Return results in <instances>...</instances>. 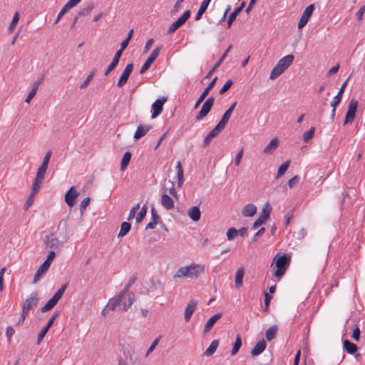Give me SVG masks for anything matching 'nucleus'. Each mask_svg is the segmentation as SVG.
Wrapping results in <instances>:
<instances>
[{
    "label": "nucleus",
    "instance_id": "f257e3e1",
    "mask_svg": "<svg viewBox=\"0 0 365 365\" xmlns=\"http://www.w3.org/2000/svg\"><path fill=\"white\" fill-rule=\"evenodd\" d=\"M204 270V266L192 264L190 265L180 267L173 275V278L187 277L195 279L197 278L201 273H203Z\"/></svg>",
    "mask_w": 365,
    "mask_h": 365
},
{
    "label": "nucleus",
    "instance_id": "f03ea898",
    "mask_svg": "<svg viewBox=\"0 0 365 365\" xmlns=\"http://www.w3.org/2000/svg\"><path fill=\"white\" fill-rule=\"evenodd\" d=\"M294 58L292 54L287 55L281 58L272 68L269 79L274 80L278 78L292 63Z\"/></svg>",
    "mask_w": 365,
    "mask_h": 365
},
{
    "label": "nucleus",
    "instance_id": "7ed1b4c3",
    "mask_svg": "<svg viewBox=\"0 0 365 365\" xmlns=\"http://www.w3.org/2000/svg\"><path fill=\"white\" fill-rule=\"evenodd\" d=\"M274 259H276L277 269L274 271V275L279 279L284 274L287 267H289L291 257L289 255L284 254L277 259V257H275Z\"/></svg>",
    "mask_w": 365,
    "mask_h": 365
},
{
    "label": "nucleus",
    "instance_id": "20e7f679",
    "mask_svg": "<svg viewBox=\"0 0 365 365\" xmlns=\"http://www.w3.org/2000/svg\"><path fill=\"white\" fill-rule=\"evenodd\" d=\"M68 284H63L61 288L54 294V295L47 302V303L41 307L42 312H46L51 310L58 303L60 299L62 297L64 292L68 287Z\"/></svg>",
    "mask_w": 365,
    "mask_h": 365
},
{
    "label": "nucleus",
    "instance_id": "39448f33",
    "mask_svg": "<svg viewBox=\"0 0 365 365\" xmlns=\"http://www.w3.org/2000/svg\"><path fill=\"white\" fill-rule=\"evenodd\" d=\"M215 102V98L212 96L209 97L204 102L200 110L197 114L195 119L197 120H201L210 113Z\"/></svg>",
    "mask_w": 365,
    "mask_h": 365
},
{
    "label": "nucleus",
    "instance_id": "423d86ee",
    "mask_svg": "<svg viewBox=\"0 0 365 365\" xmlns=\"http://www.w3.org/2000/svg\"><path fill=\"white\" fill-rule=\"evenodd\" d=\"M190 11H185L180 17H179L175 21H174L169 27L167 34H170L174 33L181 26H182L186 21L190 17Z\"/></svg>",
    "mask_w": 365,
    "mask_h": 365
},
{
    "label": "nucleus",
    "instance_id": "0eeeda50",
    "mask_svg": "<svg viewBox=\"0 0 365 365\" xmlns=\"http://www.w3.org/2000/svg\"><path fill=\"white\" fill-rule=\"evenodd\" d=\"M162 48V46H157L155 48L148 58L146 59V61L143 64L142 67L140 69V73L143 74L150 67L151 64L154 62V61L156 59V58L158 56L160 51Z\"/></svg>",
    "mask_w": 365,
    "mask_h": 365
},
{
    "label": "nucleus",
    "instance_id": "6e6552de",
    "mask_svg": "<svg viewBox=\"0 0 365 365\" xmlns=\"http://www.w3.org/2000/svg\"><path fill=\"white\" fill-rule=\"evenodd\" d=\"M38 301V293L36 292H32L24 301L22 306V311L28 313L29 311L37 306Z\"/></svg>",
    "mask_w": 365,
    "mask_h": 365
},
{
    "label": "nucleus",
    "instance_id": "1a4fd4ad",
    "mask_svg": "<svg viewBox=\"0 0 365 365\" xmlns=\"http://www.w3.org/2000/svg\"><path fill=\"white\" fill-rule=\"evenodd\" d=\"M133 70V64L132 63L127 64L117 82V86L118 88H122L126 84Z\"/></svg>",
    "mask_w": 365,
    "mask_h": 365
},
{
    "label": "nucleus",
    "instance_id": "9d476101",
    "mask_svg": "<svg viewBox=\"0 0 365 365\" xmlns=\"http://www.w3.org/2000/svg\"><path fill=\"white\" fill-rule=\"evenodd\" d=\"M314 10V5L310 4L303 11L302 15L298 22V29H302L308 22L309 18L311 17L313 11Z\"/></svg>",
    "mask_w": 365,
    "mask_h": 365
},
{
    "label": "nucleus",
    "instance_id": "9b49d317",
    "mask_svg": "<svg viewBox=\"0 0 365 365\" xmlns=\"http://www.w3.org/2000/svg\"><path fill=\"white\" fill-rule=\"evenodd\" d=\"M123 299V298L119 294L115 297L111 298L108 301L106 307L102 310V314L106 316L108 314V310L113 311L118 306H120Z\"/></svg>",
    "mask_w": 365,
    "mask_h": 365
},
{
    "label": "nucleus",
    "instance_id": "f8f14e48",
    "mask_svg": "<svg viewBox=\"0 0 365 365\" xmlns=\"http://www.w3.org/2000/svg\"><path fill=\"white\" fill-rule=\"evenodd\" d=\"M217 78H214L208 84V86L204 89L202 93L200 94V97L198 98L197 101H196L194 108L196 109L199 107V106L203 102V101L205 99V98L209 94L210 91L214 88L216 81Z\"/></svg>",
    "mask_w": 365,
    "mask_h": 365
},
{
    "label": "nucleus",
    "instance_id": "ddd939ff",
    "mask_svg": "<svg viewBox=\"0 0 365 365\" xmlns=\"http://www.w3.org/2000/svg\"><path fill=\"white\" fill-rule=\"evenodd\" d=\"M270 215V210L263 207L261 214L252 225V229H257L259 226L264 225Z\"/></svg>",
    "mask_w": 365,
    "mask_h": 365
},
{
    "label": "nucleus",
    "instance_id": "4468645a",
    "mask_svg": "<svg viewBox=\"0 0 365 365\" xmlns=\"http://www.w3.org/2000/svg\"><path fill=\"white\" fill-rule=\"evenodd\" d=\"M167 101L166 98H162L157 99L152 105V118H155L158 116L163 110V105Z\"/></svg>",
    "mask_w": 365,
    "mask_h": 365
},
{
    "label": "nucleus",
    "instance_id": "2eb2a0df",
    "mask_svg": "<svg viewBox=\"0 0 365 365\" xmlns=\"http://www.w3.org/2000/svg\"><path fill=\"white\" fill-rule=\"evenodd\" d=\"M78 195V193L77 192L76 187L72 186L65 194V202L69 207H73L76 203V199Z\"/></svg>",
    "mask_w": 365,
    "mask_h": 365
},
{
    "label": "nucleus",
    "instance_id": "dca6fc26",
    "mask_svg": "<svg viewBox=\"0 0 365 365\" xmlns=\"http://www.w3.org/2000/svg\"><path fill=\"white\" fill-rule=\"evenodd\" d=\"M225 128L223 126L217 123L216 126L204 138L203 146L206 147L208 145L211 140L217 136Z\"/></svg>",
    "mask_w": 365,
    "mask_h": 365
},
{
    "label": "nucleus",
    "instance_id": "f3484780",
    "mask_svg": "<svg viewBox=\"0 0 365 365\" xmlns=\"http://www.w3.org/2000/svg\"><path fill=\"white\" fill-rule=\"evenodd\" d=\"M44 243L46 248L56 249L60 245L61 242L57 237H54L53 234L46 235L44 239Z\"/></svg>",
    "mask_w": 365,
    "mask_h": 365
},
{
    "label": "nucleus",
    "instance_id": "a211bd4d",
    "mask_svg": "<svg viewBox=\"0 0 365 365\" xmlns=\"http://www.w3.org/2000/svg\"><path fill=\"white\" fill-rule=\"evenodd\" d=\"M236 105H237V101H235L230 106V108L225 112V113L223 114L221 120L218 123L220 125H221L222 126L225 128V125L227 123V122L229 121V120H230V118L231 117V115H232V112L234 111V110H235V108L236 107Z\"/></svg>",
    "mask_w": 365,
    "mask_h": 365
},
{
    "label": "nucleus",
    "instance_id": "6ab92c4d",
    "mask_svg": "<svg viewBox=\"0 0 365 365\" xmlns=\"http://www.w3.org/2000/svg\"><path fill=\"white\" fill-rule=\"evenodd\" d=\"M349 79V77L347 78V79L342 83L337 94L334 97L333 100L331 101V106H337L341 103V99H342V95L344 92L345 88L347 86Z\"/></svg>",
    "mask_w": 365,
    "mask_h": 365
},
{
    "label": "nucleus",
    "instance_id": "aec40b11",
    "mask_svg": "<svg viewBox=\"0 0 365 365\" xmlns=\"http://www.w3.org/2000/svg\"><path fill=\"white\" fill-rule=\"evenodd\" d=\"M197 302L194 300L190 301V302L187 304L185 310V320L188 322L190 320V318L197 307Z\"/></svg>",
    "mask_w": 365,
    "mask_h": 365
},
{
    "label": "nucleus",
    "instance_id": "412c9836",
    "mask_svg": "<svg viewBox=\"0 0 365 365\" xmlns=\"http://www.w3.org/2000/svg\"><path fill=\"white\" fill-rule=\"evenodd\" d=\"M245 6V2H242L240 6L235 9L232 12L230 13L227 19L228 28H230L232 23L235 21L237 16L241 13L244 7Z\"/></svg>",
    "mask_w": 365,
    "mask_h": 365
},
{
    "label": "nucleus",
    "instance_id": "4be33fe9",
    "mask_svg": "<svg viewBox=\"0 0 365 365\" xmlns=\"http://www.w3.org/2000/svg\"><path fill=\"white\" fill-rule=\"evenodd\" d=\"M267 343L264 339L258 341L251 351L252 356H257L261 354L266 349Z\"/></svg>",
    "mask_w": 365,
    "mask_h": 365
},
{
    "label": "nucleus",
    "instance_id": "5701e85b",
    "mask_svg": "<svg viewBox=\"0 0 365 365\" xmlns=\"http://www.w3.org/2000/svg\"><path fill=\"white\" fill-rule=\"evenodd\" d=\"M232 48V45L230 44L228 48H227V50L225 51V52L222 54V56L220 58V59L215 63V64L214 65V66L212 67V68L207 73L206 76H205V78H210L211 75L212 74V73L215 71V69H217L220 66V64L222 63V61H224V59L226 58L227 53L230 52V51L231 50V48Z\"/></svg>",
    "mask_w": 365,
    "mask_h": 365
},
{
    "label": "nucleus",
    "instance_id": "b1692460",
    "mask_svg": "<svg viewBox=\"0 0 365 365\" xmlns=\"http://www.w3.org/2000/svg\"><path fill=\"white\" fill-rule=\"evenodd\" d=\"M187 215L192 221H199L201 217V212L199 207L193 206L189 208V210H187Z\"/></svg>",
    "mask_w": 365,
    "mask_h": 365
},
{
    "label": "nucleus",
    "instance_id": "393cba45",
    "mask_svg": "<svg viewBox=\"0 0 365 365\" xmlns=\"http://www.w3.org/2000/svg\"><path fill=\"white\" fill-rule=\"evenodd\" d=\"M222 317L221 313H217L215 315H213L212 317H210L207 322H206L205 327H204V332L207 333L214 326V324L216 323V322L220 319Z\"/></svg>",
    "mask_w": 365,
    "mask_h": 365
},
{
    "label": "nucleus",
    "instance_id": "a878e982",
    "mask_svg": "<svg viewBox=\"0 0 365 365\" xmlns=\"http://www.w3.org/2000/svg\"><path fill=\"white\" fill-rule=\"evenodd\" d=\"M121 56L122 55H120V53L115 52L111 63L108 66V68H106V70L104 73L105 76H108L113 70H114L116 68V66H118V64L119 63Z\"/></svg>",
    "mask_w": 365,
    "mask_h": 365
},
{
    "label": "nucleus",
    "instance_id": "bb28decb",
    "mask_svg": "<svg viewBox=\"0 0 365 365\" xmlns=\"http://www.w3.org/2000/svg\"><path fill=\"white\" fill-rule=\"evenodd\" d=\"M152 128L151 125H140L138 127L135 134L134 138L138 140L147 134V133Z\"/></svg>",
    "mask_w": 365,
    "mask_h": 365
},
{
    "label": "nucleus",
    "instance_id": "cd10ccee",
    "mask_svg": "<svg viewBox=\"0 0 365 365\" xmlns=\"http://www.w3.org/2000/svg\"><path fill=\"white\" fill-rule=\"evenodd\" d=\"M343 348L349 354H354L358 350V346L347 339L344 340Z\"/></svg>",
    "mask_w": 365,
    "mask_h": 365
},
{
    "label": "nucleus",
    "instance_id": "c85d7f7f",
    "mask_svg": "<svg viewBox=\"0 0 365 365\" xmlns=\"http://www.w3.org/2000/svg\"><path fill=\"white\" fill-rule=\"evenodd\" d=\"M178 186L181 187L184 182V173L180 161L176 164Z\"/></svg>",
    "mask_w": 365,
    "mask_h": 365
},
{
    "label": "nucleus",
    "instance_id": "c756f323",
    "mask_svg": "<svg viewBox=\"0 0 365 365\" xmlns=\"http://www.w3.org/2000/svg\"><path fill=\"white\" fill-rule=\"evenodd\" d=\"M161 204L167 210H172L175 206L173 200L166 194L162 195Z\"/></svg>",
    "mask_w": 365,
    "mask_h": 365
},
{
    "label": "nucleus",
    "instance_id": "7c9ffc66",
    "mask_svg": "<svg viewBox=\"0 0 365 365\" xmlns=\"http://www.w3.org/2000/svg\"><path fill=\"white\" fill-rule=\"evenodd\" d=\"M256 211L257 207L255 205L247 204L243 207L242 215L245 217H252L256 213Z\"/></svg>",
    "mask_w": 365,
    "mask_h": 365
},
{
    "label": "nucleus",
    "instance_id": "2f4dec72",
    "mask_svg": "<svg viewBox=\"0 0 365 365\" xmlns=\"http://www.w3.org/2000/svg\"><path fill=\"white\" fill-rule=\"evenodd\" d=\"M49 267H50L47 265V263L45 264L44 262H43V264L40 266V267L38 269L34 275L33 283H37V282L40 279L41 277L47 272Z\"/></svg>",
    "mask_w": 365,
    "mask_h": 365
},
{
    "label": "nucleus",
    "instance_id": "473e14b6",
    "mask_svg": "<svg viewBox=\"0 0 365 365\" xmlns=\"http://www.w3.org/2000/svg\"><path fill=\"white\" fill-rule=\"evenodd\" d=\"M279 140L277 138H274L271 140V141L268 143V145L264 148L263 153L265 154L272 153L278 146Z\"/></svg>",
    "mask_w": 365,
    "mask_h": 365
},
{
    "label": "nucleus",
    "instance_id": "72a5a7b5",
    "mask_svg": "<svg viewBox=\"0 0 365 365\" xmlns=\"http://www.w3.org/2000/svg\"><path fill=\"white\" fill-rule=\"evenodd\" d=\"M244 275H245V270H244V268L242 267H241L240 268H239L237 270L236 274H235V282L236 287L240 288L242 287Z\"/></svg>",
    "mask_w": 365,
    "mask_h": 365
},
{
    "label": "nucleus",
    "instance_id": "f704fd0d",
    "mask_svg": "<svg viewBox=\"0 0 365 365\" xmlns=\"http://www.w3.org/2000/svg\"><path fill=\"white\" fill-rule=\"evenodd\" d=\"M211 0H203L195 16V20L199 21L207 10Z\"/></svg>",
    "mask_w": 365,
    "mask_h": 365
},
{
    "label": "nucleus",
    "instance_id": "c9c22d12",
    "mask_svg": "<svg viewBox=\"0 0 365 365\" xmlns=\"http://www.w3.org/2000/svg\"><path fill=\"white\" fill-rule=\"evenodd\" d=\"M277 329L278 327L275 324L271 326L267 329L265 336L267 341H270L276 338Z\"/></svg>",
    "mask_w": 365,
    "mask_h": 365
},
{
    "label": "nucleus",
    "instance_id": "e433bc0d",
    "mask_svg": "<svg viewBox=\"0 0 365 365\" xmlns=\"http://www.w3.org/2000/svg\"><path fill=\"white\" fill-rule=\"evenodd\" d=\"M131 225L128 222H123L120 225V230L118 235V238L125 236L130 230Z\"/></svg>",
    "mask_w": 365,
    "mask_h": 365
},
{
    "label": "nucleus",
    "instance_id": "4c0bfd02",
    "mask_svg": "<svg viewBox=\"0 0 365 365\" xmlns=\"http://www.w3.org/2000/svg\"><path fill=\"white\" fill-rule=\"evenodd\" d=\"M131 153L129 151L125 152L123 154V158L120 163V170H124L128 165L130 160H131Z\"/></svg>",
    "mask_w": 365,
    "mask_h": 365
},
{
    "label": "nucleus",
    "instance_id": "58836bf2",
    "mask_svg": "<svg viewBox=\"0 0 365 365\" xmlns=\"http://www.w3.org/2000/svg\"><path fill=\"white\" fill-rule=\"evenodd\" d=\"M219 344V340H213L210 344L209 347L205 350V355L210 356H212L216 351Z\"/></svg>",
    "mask_w": 365,
    "mask_h": 365
},
{
    "label": "nucleus",
    "instance_id": "ea45409f",
    "mask_svg": "<svg viewBox=\"0 0 365 365\" xmlns=\"http://www.w3.org/2000/svg\"><path fill=\"white\" fill-rule=\"evenodd\" d=\"M242 346V339L239 334L237 335L235 343L233 344L231 351V356L235 355L240 350Z\"/></svg>",
    "mask_w": 365,
    "mask_h": 365
},
{
    "label": "nucleus",
    "instance_id": "a19ab883",
    "mask_svg": "<svg viewBox=\"0 0 365 365\" xmlns=\"http://www.w3.org/2000/svg\"><path fill=\"white\" fill-rule=\"evenodd\" d=\"M134 300H135V294L133 293H129L127 302H125L122 304L123 307L120 308V310L126 311L133 303Z\"/></svg>",
    "mask_w": 365,
    "mask_h": 365
},
{
    "label": "nucleus",
    "instance_id": "79ce46f5",
    "mask_svg": "<svg viewBox=\"0 0 365 365\" xmlns=\"http://www.w3.org/2000/svg\"><path fill=\"white\" fill-rule=\"evenodd\" d=\"M42 182L43 180H38L37 178L34 179L31 190V193H32V195H36L38 192Z\"/></svg>",
    "mask_w": 365,
    "mask_h": 365
},
{
    "label": "nucleus",
    "instance_id": "37998d69",
    "mask_svg": "<svg viewBox=\"0 0 365 365\" xmlns=\"http://www.w3.org/2000/svg\"><path fill=\"white\" fill-rule=\"evenodd\" d=\"M147 205H143L140 210V212L138 213L136 217V223H140L143 221V220L145 218L147 214Z\"/></svg>",
    "mask_w": 365,
    "mask_h": 365
},
{
    "label": "nucleus",
    "instance_id": "c03bdc74",
    "mask_svg": "<svg viewBox=\"0 0 365 365\" xmlns=\"http://www.w3.org/2000/svg\"><path fill=\"white\" fill-rule=\"evenodd\" d=\"M47 169H48V168L45 167L44 165H41L39 166V168H38L35 178H37L38 180H43L45 178V175H46Z\"/></svg>",
    "mask_w": 365,
    "mask_h": 365
},
{
    "label": "nucleus",
    "instance_id": "a18cd8bd",
    "mask_svg": "<svg viewBox=\"0 0 365 365\" xmlns=\"http://www.w3.org/2000/svg\"><path fill=\"white\" fill-rule=\"evenodd\" d=\"M289 163H290V161L287 160L286 162L283 163L279 166V168H278V170H277V178H279L285 173V172L287 171V170L288 169V168L289 166Z\"/></svg>",
    "mask_w": 365,
    "mask_h": 365
},
{
    "label": "nucleus",
    "instance_id": "49530a36",
    "mask_svg": "<svg viewBox=\"0 0 365 365\" xmlns=\"http://www.w3.org/2000/svg\"><path fill=\"white\" fill-rule=\"evenodd\" d=\"M96 69H93L89 75L87 76V78H86V80L83 81V83L80 86V88L81 89H84L86 88L89 83L91 82V81L93 78V77L95 76L96 75Z\"/></svg>",
    "mask_w": 365,
    "mask_h": 365
},
{
    "label": "nucleus",
    "instance_id": "de8ad7c7",
    "mask_svg": "<svg viewBox=\"0 0 365 365\" xmlns=\"http://www.w3.org/2000/svg\"><path fill=\"white\" fill-rule=\"evenodd\" d=\"M358 101L355 99H351L349 103L347 112L356 115L357 110Z\"/></svg>",
    "mask_w": 365,
    "mask_h": 365
},
{
    "label": "nucleus",
    "instance_id": "09e8293b",
    "mask_svg": "<svg viewBox=\"0 0 365 365\" xmlns=\"http://www.w3.org/2000/svg\"><path fill=\"white\" fill-rule=\"evenodd\" d=\"M152 286L150 287L151 291L155 290V289H160L163 290L164 289V283H163L160 280H152L151 281Z\"/></svg>",
    "mask_w": 365,
    "mask_h": 365
},
{
    "label": "nucleus",
    "instance_id": "8fccbe9b",
    "mask_svg": "<svg viewBox=\"0 0 365 365\" xmlns=\"http://www.w3.org/2000/svg\"><path fill=\"white\" fill-rule=\"evenodd\" d=\"M19 20V13L18 11H16L14 16H13V19H12V21L9 25V32H12L13 30L14 29V28L16 27L18 21Z\"/></svg>",
    "mask_w": 365,
    "mask_h": 365
},
{
    "label": "nucleus",
    "instance_id": "3c124183",
    "mask_svg": "<svg viewBox=\"0 0 365 365\" xmlns=\"http://www.w3.org/2000/svg\"><path fill=\"white\" fill-rule=\"evenodd\" d=\"M94 8V4L93 3L89 4L86 8L81 9L78 13V16H86Z\"/></svg>",
    "mask_w": 365,
    "mask_h": 365
},
{
    "label": "nucleus",
    "instance_id": "603ef678",
    "mask_svg": "<svg viewBox=\"0 0 365 365\" xmlns=\"http://www.w3.org/2000/svg\"><path fill=\"white\" fill-rule=\"evenodd\" d=\"M315 128H311L308 131L305 132L303 134L302 139L304 142H307L310 139H312L314 135Z\"/></svg>",
    "mask_w": 365,
    "mask_h": 365
},
{
    "label": "nucleus",
    "instance_id": "864d4df0",
    "mask_svg": "<svg viewBox=\"0 0 365 365\" xmlns=\"http://www.w3.org/2000/svg\"><path fill=\"white\" fill-rule=\"evenodd\" d=\"M232 84L233 81L231 79H228L220 90V94L222 95L227 92L232 86Z\"/></svg>",
    "mask_w": 365,
    "mask_h": 365
},
{
    "label": "nucleus",
    "instance_id": "5fc2aeb1",
    "mask_svg": "<svg viewBox=\"0 0 365 365\" xmlns=\"http://www.w3.org/2000/svg\"><path fill=\"white\" fill-rule=\"evenodd\" d=\"M71 9V6H69L68 4H66L58 13L55 24H57L58 21L61 19V18Z\"/></svg>",
    "mask_w": 365,
    "mask_h": 365
},
{
    "label": "nucleus",
    "instance_id": "6e6d98bb",
    "mask_svg": "<svg viewBox=\"0 0 365 365\" xmlns=\"http://www.w3.org/2000/svg\"><path fill=\"white\" fill-rule=\"evenodd\" d=\"M227 238L228 240H232L236 236H237V230L234 227H230L227 231Z\"/></svg>",
    "mask_w": 365,
    "mask_h": 365
},
{
    "label": "nucleus",
    "instance_id": "4d7b16f0",
    "mask_svg": "<svg viewBox=\"0 0 365 365\" xmlns=\"http://www.w3.org/2000/svg\"><path fill=\"white\" fill-rule=\"evenodd\" d=\"M140 208V205L138 203L135 205L130 210L127 220H131L134 218L135 213Z\"/></svg>",
    "mask_w": 365,
    "mask_h": 365
},
{
    "label": "nucleus",
    "instance_id": "13d9d810",
    "mask_svg": "<svg viewBox=\"0 0 365 365\" xmlns=\"http://www.w3.org/2000/svg\"><path fill=\"white\" fill-rule=\"evenodd\" d=\"M265 228L264 227H262L260 228L255 234V235L253 236V237L252 238V240H251V242L252 243H255L256 242L257 240H258V238L260 237L262 235H263V234L265 232Z\"/></svg>",
    "mask_w": 365,
    "mask_h": 365
},
{
    "label": "nucleus",
    "instance_id": "bf43d9fd",
    "mask_svg": "<svg viewBox=\"0 0 365 365\" xmlns=\"http://www.w3.org/2000/svg\"><path fill=\"white\" fill-rule=\"evenodd\" d=\"M90 202H91V198L89 197H86L81 201V202L80 204V210L81 212H83L86 209V207L89 205Z\"/></svg>",
    "mask_w": 365,
    "mask_h": 365
},
{
    "label": "nucleus",
    "instance_id": "052dcab7",
    "mask_svg": "<svg viewBox=\"0 0 365 365\" xmlns=\"http://www.w3.org/2000/svg\"><path fill=\"white\" fill-rule=\"evenodd\" d=\"M355 116H356V115L349 113V112H346L344 125L352 123V122L354 121V120L355 118Z\"/></svg>",
    "mask_w": 365,
    "mask_h": 365
},
{
    "label": "nucleus",
    "instance_id": "680f3d73",
    "mask_svg": "<svg viewBox=\"0 0 365 365\" xmlns=\"http://www.w3.org/2000/svg\"><path fill=\"white\" fill-rule=\"evenodd\" d=\"M151 217L152 221L155 222L156 223H158L160 219V217L158 214L157 210L154 207L151 208Z\"/></svg>",
    "mask_w": 365,
    "mask_h": 365
},
{
    "label": "nucleus",
    "instance_id": "e2e57ef3",
    "mask_svg": "<svg viewBox=\"0 0 365 365\" xmlns=\"http://www.w3.org/2000/svg\"><path fill=\"white\" fill-rule=\"evenodd\" d=\"M14 334H15V331H14V329H13L12 327L9 326V327H6V336L7 339H8L9 341H11V339L14 336Z\"/></svg>",
    "mask_w": 365,
    "mask_h": 365
},
{
    "label": "nucleus",
    "instance_id": "0e129e2a",
    "mask_svg": "<svg viewBox=\"0 0 365 365\" xmlns=\"http://www.w3.org/2000/svg\"><path fill=\"white\" fill-rule=\"evenodd\" d=\"M56 256V253L54 251H51L49 252L48 256H47V258L43 262L45 264L47 263V265H48L49 267L51 266V264L53 261V259H54Z\"/></svg>",
    "mask_w": 365,
    "mask_h": 365
},
{
    "label": "nucleus",
    "instance_id": "69168bd1",
    "mask_svg": "<svg viewBox=\"0 0 365 365\" xmlns=\"http://www.w3.org/2000/svg\"><path fill=\"white\" fill-rule=\"evenodd\" d=\"M34 197H35V195H32V193H30V195H29V198L27 199V200H26V202H25V205H24V210H27L31 206V205L34 202Z\"/></svg>",
    "mask_w": 365,
    "mask_h": 365
},
{
    "label": "nucleus",
    "instance_id": "338daca9",
    "mask_svg": "<svg viewBox=\"0 0 365 365\" xmlns=\"http://www.w3.org/2000/svg\"><path fill=\"white\" fill-rule=\"evenodd\" d=\"M300 178L298 175H295L293 178H292L289 182L288 185L289 187H294L296 184H297L299 182Z\"/></svg>",
    "mask_w": 365,
    "mask_h": 365
},
{
    "label": "nucleus",
    "instance_id": "774afa93",
    "mask_svg": "<svg viewBox=\"0 0 365 365\" xmlns=\"http://www.w3.org/2000/svg\"><path fill=\"white\" fill-rule=\"evenodd\" d=\"M364 12H365V5L362 6L356 13V17H357V20L359 21H362L363 15H364Z\"/></svg>",
    "mask_w": 365,
    "mask_h": 365
}]
</instances>
